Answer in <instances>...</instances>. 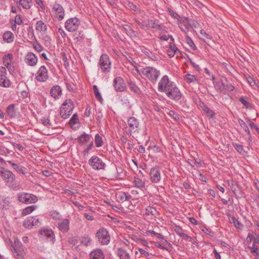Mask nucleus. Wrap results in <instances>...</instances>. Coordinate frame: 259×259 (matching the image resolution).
<instances>
[{"mask_svg": "<svg viewBox=\"0 0 259 259\" xmlns=\"http://www.w3.org/2000/svg\"><path fill=\"white\" fill-rule=\"evenodd\" d=\"M133 183L134 186L141 190L145 189V183L142 179L135 177Z\"/></svg>", "mask_w": 259, "mask_h": 259, "instance_id": "2f4dec72", "label": "nucleus"}, {"mask_svg": "<svg viewBox=\"0 0 259 259\" xmlns=\"http://www.w3.org/2000/svg\"><path fill=\"white\" fill-rule=\"evenodd\" d=\"M238 123L241 128L247 133L248 136L250 137L251 136V134L246 123L243 121V120L240 118L238 119Z\"/></svg>", "mask_w": 259, "mask_h": 259, "instance_id": "ea45409f", "label": "nucleus"}, {"mask_svg": "<svg viewBox=\"0 0 259 259\" xmlns=\"http://www.w3.org/2000/svg\"><path fill=\"white\" fill-rule=\"evenodd\" d=\"M51 96L55 99H58L62 95V90L59 85L53 86L50 90Z\"/></svg>", "mask_w": 259, "mask_h": 259, "instance_id": "b1692460", "label": "nucleus"}, {"mask_svg": "<svg viewBox=\"0 0 259 259\" xmlns=\"http://www.w3.org/2000/svg\"><path fill=\"white\" fill-rule=\"evenodd\" d=\"M200 35H201V36L200 37V39H202L203 40H204L205 39H206V38L209 39H211V35L210 34H209L208 33H207L206 32V31L204 29H201L200 30Z\"/></svg>", "mask_w": 259, "mask_h": 259, "instance_id": "864d4df0", "label": "nucleus"}, {"mask_svg": "<svg viewBox=\"0 0 259 259\" xmlns=\"http://www.w3.org/2000/svg\"><path fill=\"white\" fill-rule=\"evenodd\" d=\"M55 18L58 21L62 20L65 16V11L63 7L58 3H55L52 6Z\"/></svg>", "mask_w": 259, "mask_h": 259, "instance_id": "4468645a", "label": "nucleus"}, {"mask_svg": "<svg viewBox=\"0 0 259 259\" xmlns=\"http://www.w3.org/2000/svg\"><path fill=\"white\" fill-rule=\"evenodd\" d=\"M189 21L190 24V29L192 28H196L199 27V24L197 21L192 19H189Z\"/></svg>", "mask_w": 259, "mask_h": 259, "instance_id": "052dcab7", "label": "nucleus"}, {"mask_svg": "<svg viewBox=\"0 0 259 259\" xmlns=\"http://www.w3.org/2000/svg\"><path fill=\"white\" fill-rule=\"evenodd\" d=\"M92 240L88 236H84L81 237L80 243L84 246H89L91 244Z\"/></svg>", "mask_w": 259, "mask_h": 259, "instance_id": "37998d69", "label": "nucleus"}, {"mask_svg": "<svg viewBox=\"0 0 259 259\" xmlns=\"http://www.w3.org/2000/svg\"><path fill=\"white\" fill-rule=\"evenodd\" d=\"M16 104H10L6 108V113L10 118H13L16 116Z\"/></svg>", "mask_w": 259, "mask_h": 259, "instance_id": "cd10ccee", "label": "nucleus"}, {"mask_svg": "<svg viewBox=\"0 0 259 259\" xmlns=\"http://www.w3.org/2000/svg\"><path fill=\"white\" fill-rule=\"evenodd\" d=\"M185 80L187 83H190L197 81L196 77L195 75L187 73L185 77Z\"/></svg>", "mask_w": 259, "mask_h": 259, "instance_id": "a18cd8bd", "label": "nucleus"}, {"mask_svg": "<svg viewBox=\"0 0 259 259\" xmlns=\"http://www.w3.org/2000/svg\"><path fill=\"white\" fill-rule=\"evenodd\" d=\"M3 37V40L5 42L7 43H11L14 40V35L12 32L7 31L4 33Z\"/></svg>", "mask_w": 259, "mask_h": 259, "instance_id": "c756f323", "label": "nucleus"}, {"mask_svg": "<svg viewBox=\"0 0 259 259\" xmlns=\"http://www.w3.org/2000/svg\"><path fill=\"white\" fill-rule=\"evenodd\" d=\"M41 121L42 124L47 127H50L52 126V124L48 118H42L41 119Z\"/></svg>", "mask_w": 259, "mask_h": 259, "instance_id": "13d9d810", "label": "nucleus"}, {"mask_svg": "<svg viewBox=\"0 0 259 259\" xmlns=\"http://www.w3.org/2000/svg\"><path fill=\"white\" fill-rule=\"evenodd\" d=\"M164 93L168 98L175 101L180 100L182 96L180 90L175 83Z\"/></svg>", "mask_w": 259, "mask_h": 259, "instance_id": "39448f33", "label": "nucleus"}, {"mask_svg": "<svg viewBox=\"0 0 259 259\" xmlns=\"http://www.w3.org/2000/svg\"><path fill=\"white\" fill-rule=\"evenodd\" d=\"M13 60L14 56L11 53L6 54L3 57V63L5 66L4 67H5L6 69H8L11 74H13L15 70Z\"/></svg>", "mask_w": 259, "mask_h": 259, "instance_id": "9d476101", "label": "nucleus"}, {"mask_svg": "<svg viewBox=\"0 0 259 259\" xmlns=\"http://www.w3.org/2000/svg\"><path fill=\"white\" fill-rule=\"evenodd\" d=\"M142 75L148 79L152 83H155L160 75V72L155 68L146 67L141 70Z\"/></svg>", "mask_w": 259, "mask_h": 259, "instance_id": "f257e3e1", "label": "nucleus"}, {"mask_svg": "<svg viewBox=\"0 0 259 259\" xmlns=\"http://www.w3.org/2000/svg\"><path fill=\"white\" fill-rule=\"evenodd\" d=\"M36 205H33L25 208L22 211V215L25 216L31 213L36 208Z\"/></svg>", "mask_w": 259, "mask_h": 259, "instance_id": "a19ab883", "label": "nucleus"}, {"mask_svg": "<svg viewBox=\"0 0 259 259\" xmlns=\"http://www.w3.org/2000/svg\"><path fill=\"white\" fill-rule=\"evenodd\" d=\"M14 22L15 24L21 25L23 23L21 16L20 15H17L15 18Z\"/></svg>", "mask_w": 259, "mask_h": 259, "instance_id": "69168bd1", "label": "nucleus"}, {"mask_svg": "<svg viewBox=\"0 0 259 259\" xmlns=\"http://www.w3.org/2000/svg\"><path fill=\"white\" fill-rule=\"evenodd\" d=\"M0 176L6 182L12 183L15 179V176L10 170L5 169L0 171Z\"/></svg>", "mask_w": 259, "mask_h": 259, "instance_id": "6ab92c4d", "label": "nucleus"}, {"mask_svg": "<svg viewBox=\"0 0 259 259\" xmlns=\"http://www.w3.org/2000/svg\"><path fill=\"white\" fill-rule=\"evenodd\" d=\"M93 89L94 91V93L95 94V97L96 99L100 102L102 103L103 102V99L102 97L101 94L99 92V89L96 85H94L93 86Z\"/></svg>", "mask_w": 259, "mask_h": 259, "instance_id": "e433bc0d", "label": "nucleus"}, {"mask_svg": "<svg viewBox=\"0 0 259 259\" xmlns=\"http://www.w3.org/2000/svg\"><path fill=\"white\" fill-rule=\"evenodd\" d=\"M7 70L5 67H0V86L9 88L11 86V81L6 76Z\"/></svg>", "mask_w": 259, "mask_h": 259, "instance_id": "dca6fc26", "label": "nucleus"}, {"mask_svg": "<svg viewBox=\"0 0 259 259\" xmlns=\"http://www.w3.org/2000/svg\"><path fill=\"white\" fill-rule=\"evenodd\" d=\"M233 145L235 149L240 153H241L243 152V146L241 145H240L237 143H233Z\"/></svg>", "mask_w": 259, "mask_h": 259, "instance_id": "680f3d73", "label": "nucleus"}, {"mask_svg": "<svg viewBox=\"0 0 259 259\" xmlns=\"http://www.w3.org/2000/svg\"><path fill=\"white\" fill-rule=\"evenodd\" d=\"M79 122L78 115L77 113H75L73 115V116L70 118L69 121V124L72 126L73 125Z\"/></svg>", "mask_w": 259, "mask_h": 259, "instance_id": "3c124183", "label": "nucleus"}, {"mask_svg": "<svg viewBox=\"0 0 259 259\" xmlns=\"http://www.w3.org/2000/svg\"><path fill=\"white\" fill-rule=\"evenodd\" d=\"M33 48L38 52H40L43 50V47L37 42L34 43L33 44Z\"/></svg>", "mask_w": 259, "mask_h": 259, "instance_id": "774afa93", "label": "nucleus"}, {"mask_svg": "<svg viewBox=\"0 0 259 259\" xmlns=\"http://www.w3.org/2000/svg\"><path fill=\"white\" fill-rule=\"evenodd\" d=\"M127 7L130 8L131 10L136 11L140 12V9L136 6L135 4H134L132 2H128L127 4Z\"/></svg>", "mask_w": 259, "mask_h": 259, "instance_id": "bf43d9fd", "label": "nucleus"}, {"mask_svg": "<svg viewBox=\"0 0 259 259\" xmlns=\"http://www.w3.org/2000/svg\"><path fill=\"white\" fill-rule=\"evenodd\" d=\"M127 134L134 138H137L140 132L139 120L134 117H131L127 120Z\"/></svg>", "mask_w": 259, "mask_h": 259, "instance_id": "f03ea898", "label": "nucleus"}, {"mask_svg": "<svg viewBox=\"0 0 259 259\" xmlns=\"http://www.w3.org/2000/svg\"><path fill=\"white\" fill-rule=\"evenodd\" d=\"M179 27L184 32L187 33L190 30L189 19L187 17L181 18L179 22Z\"/></svg>", "mask_w": 259, "mask_h": 259, "instance_id": "aec40b11", "label": "nucleus"}, {"mask_svg": "<svg viewBox=\"0 0 259 259\" xmlns=\"http://www.w3.org/2000/svg\"><path fill=\"white\" fill-rule=\"evenodd\" d=\"M98 66L103 73H108L110 71L111 61L107 55L102 54L100 56Z\"/></svg>", "mask_w": 259, "mask_h": 259, "instance_id": "20e7f679", "label": "nucleus"}, {"mask_svg": "<svg viewBox=\"0 0 259 259\" xmlns=\"http://www.w3.org/2000/svg\"><path fill=\"white\" fill-rule=\"evenodd\" d=\"M247 123L252 129H255L256 131L259 133V128L254 123L252 122L250 119H247Z\"/></svg>", "mask_w": 259, "mask_h": 259, "instance_id": "e2e57ef3", "label": "nucleus"}, {"mask_svg": "<svg viewBox=\"0 0 259 259\" xmlns=\"http://www.w3.org/2000/svg\"><path fill=\"white\" fill-rule=\"evenodd\" d=\"M18 199L20 202L26 204L35 203L38 200V198L35 195L26 193H19Z\"/></svg>", "mask_w": 259, "mask_h": 259, "instance_id": "6e6552de", "label": "nucleus"}, {"mask_svg": "<svg viewBox=\"0 0 259 259\" xmlns=\"http://www.w3.org/2000/svg\"><path fill=\"white\" fill-rule=\"evenodd\" d=\"M157 213V210L153 207L148 206L146 209V212H145L146 215H149V214H151L152 215H155Z\"/></svg>", "mask_w": 259, "mask_h": 259, "instance_id": "5fc2aeb1", "label": "nucleus"}, {"mask_svg": "<svg viewBox=\"0 0 259 259\" xmlns=\"http://www.w3.org/2000/svg\"><path fill=\"white\" fill-rule=\"evenodd\" d=\"M93 146V141H91L90 142V144H89L88 146L87 147V148H85L83 152L84 155H86L87 154H88L89 152V151L92 148Z\"/></svg>", "mask_w": 259, "mask_h": 259, "instance_id": "338daca9", "label": "nucleus"}, {"mask_svg": "<svg viewBox=\"0 0 259 259\" xmlns=\"http://www.w3.org/2000/svg\"><path fill=\"white\" fill-rule=\"evenodd\" d=\"M49 77L48 71L44 65L41 66L35 74V79L39 82L46 81Z\"/></svg>", "mask_w": 259, "mask_h": 259, "instance_id": "2eb2a0df", "label": "nucleus"}, {"mask_svg": "<svg viewBox=\"0 0 259 259\" xmlns=\"http://www.w3.org/2000/svg\"><path fill=\"white\" fill-rule=\"evenodd\" d=\"M70 221L67 219H62L58 223L59 230L63 233H66L69 229Z\"/></svg>", "mask_w": 259, "mask_h": 259, "instance_id": "4be33fe9", "label": "nucleus"}, {"mask_svg": "<svg viewBox=\"0 0 259 259\" xmlns=\"http://www.w3.org/2000/svg\"><path fill=\"white\" fill-rule=\"evenodd\" d=\"M98 241L101 245H107L110 242V236L108 232L104 228L100 229L96 233Z\"/></svg>", "mask_w": 259, "mask_h": 259, "instance_id": "0eeeda50", "label": "nucleus"}, {"mask_svg": "<svg viewBox=\"0 0 259 259\" xmlns=\"http://www.w3.org/2000/svg\"><path fill=\"white\" fill-rule=\"evenodd\" d=\"M12 166L13 168L19 173H21L23 175L26 174V172L24 170L22 167L20 166L17 164H13Z\"/></svg>", "mask_w": 259, "mask_h": 259, "instance_id": "4d7b16f0", "label": "nucleus"}, {"mask_svg": "<svg viewBox=\"0 0 259 259\" xmlns=\"http://www.w3.org/2000/svg\"><path fill=\"white\" fill-rule=\"evenodd\" d=\"M36 30L40 32H45L47 30V26L41 20L36 22Z\"/></svg>", "mask_w": 259, "mask_h": 259, "instance_id": "7c9ffc66", "label": "nucleus"}, {"mask_svg": "<svg viewBox=\"0 0 259 259\" xmlns=\"http://www.w3.org/2000/svg\"><path fill=\"white\" fill-rule=\"evenodd\" d=\"M74 40L75 42L82 41L84 38L83 34L82 31L78 32V33H75L73 35Z\"/></svg>", "mask_w": 259, "mask_h": 259, "instance_id": "09e8293b", "label": "nucleus"}, {"mask_svg": "<svg viewBox=\"0 0 259 259\" xmlns=\"http://www.w3.org/2000/svg\"><path fill=\"white\" fill-rule=\"evenodd\" d=\"M74 108V104L71 99L66 100L60 109V114L63 119L68 118L72 114Z\"/></svg>", "mask_w": 259, "mask_h": 259, "instance_id": "7ed1b4c3", "label": "nucleus"}, {"mask_svg": "<svg viewBox=\"0 0 259 259\" xmlns=\"http://www.w3.org/2000/svg\"><path fill=\"white\" fill-rule=\"evenodd\" d=\"M234 89V87L225 79L221 81V86H220L219 90L221 92L226 95L229 91H233Z\"/></svg>", "mask_w": 259, "mask_h": 259, "instance_id": "412c9836", "label": "nucleus"}, {"mask_svg": "<svg viewBox=\"0 0 259 259\" xmlns=\"http://www.w3.org/2000/svg\"><path fill=\"white\" fill-rule=\"evenodd\" d=\"M246 99H248V98L241 97L240 98L239 101L246 109H250L252 107L251 105Z\"/></svg>", "mask_w": 259, "mask_h": 259, "instance_id": "8fccbe9b", "label": "nucleus"}, {"mask_svg": "<svg viewBox=\"0 0 259 259\" xmlns=\"http://www.w3.org/2000/svg\"><path fill=\"white\" fill-rule=\"evenodd\" d=\"M116 172L114 176V178L118 179H122L125 177V172L123 168L121 167H116Z\"/></svg>", "mask_w": 259, "mask_h": 259, "instance_id": "f704fd0d", "label": "nucleus"}, {"mask_svg": "<svg viewBox=\"0 0 259 259\" xmlns=\"http://www.w3.org/2000/svg\"><path fill=\"white\" fill-rule=\"evenodd\" d=\"M32 0H19V4L25 9H29L32 5Z\"/></svg>", "mask_w": 259, "mask_h": 259, "instance_id": "c9c22d12", "label": "nucleus"}, {"mask_svg": "<svg viewBox=\"0 0 259 259\" xmlns=\"http://www.w3.org/2000/svg\"><path fill=\"white\" fill-rule=\"evenodd\" d=\"M113 85L115 91L117 92H124L126 90V85L121 77H116L113 81Z\"/></svg>", "mask_w": 259, "mask_h": 259, "instance_id": "ddd939ff", "label": "nucleus"}, {"mask_svg": "<svg viewBox=\"0 0 259 259\" xmlns=\"http://www.w3.org/2000/svg\"><path fill=\"white\" fill-rule=\"evenodd\" d=\"M175 231L176 233L180 237L184 234V230L181 227L178 226H176L175 228Z\"/></svg>", "mask_w": 259, "mask_h": 259, "instance_id": "0e129e2a", "label": "nucleus"}, {"mask_svg": "<svg viewBox=\"0 0 259 259\" xmlns=\"http://www.w3.org/2000/svg\"><path fill=\"white\" fill-rule=\"evenodd\" d=\"M146 22V27H151L153 28H156L159 30L162 29V26L156 23L154 20H148L145 21Z\"/></svg>", "mask_w": 259, "mask_h": 259, "instance_id": "72a5a7b5", "label": "nucleus"}, {"mask_svg": "<svg viewBox=\"0 0 259 259\" xmlns=\"http://www.w3.org/2000/svg\"><path fill=\"white\" fill-rule=\"evenodd\" d=\"M78 140L80 143L84 144L93 141V138L91 135L83 133L78 137Z\"/></svg>", "mask_w": 259, "mask_h": 259, "instance_id": "bb28decb", "label": "nucleus"}, {"mask_svg": "<svg viewBox=\"0 0 259 259\" xmlns=\"http://www.w3.org/2000/svg\"><path fill=\"white\" fill-rule=\"evenodd\" d=\"M80 24L79 19L75 17L67 19L65 23V28L69 32L77 30Z\"/></svg>", "mask_w": 259, "mask_h": 259, "instance_id": "9b49d317", "label": "nucleus"}, {"mask_svg": "<svg viewBox=\"0 0 259 259\" xmlns=\"http://www.w3.org/2000/svg\"><path fill=\"white\" fill-rule=\"evenodd\" d=\"M117 198L118 201L122 202L125 201H130L132 199V196L127 193L120 192L117 194Z\"/></svg>", "mask_w": 259, "mask_h": 259, "instance_id": "c85d7f7f", "label": "nucleus"}, {"mask_svg": "<svg viewBox=\"0 0 259 259\" xmlns=\"http://www.w3.org/2000/svg\"><path fill=\"white\" fill-rule=\"evenodd\" d=\"M248 248L250 249L251 253H255V255L259 256V248L254 243H253L252 246H248Z\"/></svg>", "mask_w": 259, "mask_h": 259, "instance_id": "6e6d98bb", "label": "nucleus"}, {"mask_svg": "<svg viewBox=\"0 0 259 259\" xmlns=\"http://www.w3.org/2000/svg\"><path fill=\"white\" fill-rule=\"evenodd\" d=\"M149 179L152 183L157 184L161 180L160 168L158 166L152 167L149 173Z\"/></svg>", "mask_w": 259, "mask_h": 259, "instance_id": "f8f14e48", "label": "nucleus"}, {"mask_svg": "<svg viewBox=\"0 0 259 259\" xmlns=\"http://www.w3.org/2000/svg\"><path fill=\"white\" fill-rule=\"evenodd\" d=\"M33 220H34L33 219V217H29L26 219L25 221L23 222V226L26 228L30 229L32 228L33 226Z\"/></svg>", "mask_w": 259, "mask_h": 259, "instance_id": "58836bf2", "label": "nucleus"}, {"mask_svg": "<svg viewBox=\"0 0 259 259\" xmlns=\"http://www.w3.org/2000/svg\"><path fill=\"white\" fill-rule=\"evenodd\" d=\"M89 164L93 169L97 170L104 169L106 166L105 163L97 156H92L89 160Z\"/></svg>", "mask_w": 259, "mask_h": 259, "instance_id": "423d86ee", "label": "nucleus"}, {"mask_svg": "<svg viewBox=\"0 0 259 259\" xmlns=\"http://www.w3.org/2000/svg\"><path fill=\"white\" fill-rule=\"evenodd\" d=\"M116 254L120 259H131L130 254L122 248H118L116 250Z\"/></svg>", "mask_w": 259, "mask_h": 259, "instance_id": "a878e982", "label": "nucleus"}, {"mask_svg": "<svg viewBox=\"0 0 259 259\" xmlns=\"http://www.w3.org/2000/svg\"><path fill=\"white\" fill-rule=\"evenodd\" d=\"M186 41L188 45L190 47V48L192 50H193V51L196 50L197 47L195 45L193 40L188 35L186 36Z\"/></svg>", "mask_w": 259, "mask_h": 259, "instance_id": "49530a36", "label": "nucleus"}, {"mask_svg": "<svg viewBox=\"0 0 259 259\" xmlns=\"http://www.w3.org/2000/svg\"><path fill=\"white\" fill-rule=\"evenodd\" d=\"M179 51L178 48L173 42H170L169 44V48L167 50V55L170 58L173 57L177 51Z\"/></svg>", "mask_w": 259, "mask_h": 259, "instance_id": "473e14b6", "label": "nucleus"}, {"mask_svg": "<svg viewBox=\"0 0 259 259\" xmlns=\"http://www.w3.org/2000/svg\"><path fill=\"white\" fill-rule=\"evenodd\" d=\"M202 108L203 111L206 114L207 116L212 118L214 115V112L209 109V108H208L206 105H203Z\"/></svg>", "mask_w": 259, "mask_h": 259, "instance_id": "c03bdc74", "label": "nucleus"}, {"mask_svg": "<svg viewBox=\"0 0 259 259\" xmlns=\"http://www.w3.org/2000/svg\"><path fill=\"white\" fill-rule=\"evenodd\" d=\"M175 83L169 79L167 75H164L158 83V91L160 92H165L172 87Z\"/></svg>", "mask_w": 259, "mask_h": 259, "instance_id": "1a4fd4ad", "label": "nucleus"}, {"mask_svg": "<svg viewBox=\"0 0 259 259\" xmlns=\"http://www.w3.org/2000/svg\"><path fill=\"white\" fill-rule=\"evenodd\" d=\"M95 143L97 147H100L103 145L102 138L98 134H96L95 137Z\"/></svg>", "mask_w": 259, "mask_h": 259, "instance_id": "de8ad7c7", "label": "nucleus"}, {"mask_svg": "<svg viewBox=\"0 0 259 259\" xmlns=\"http://www.w3.org/2000/svg\"><path fill=\"white\" fill-rule=\"evenodd\" d=\"M26 63L30 66H34L37 62V58L34 54L32 52H28L25 57Z\"/></svg>", "mask_w": 259, "mask_h": 259, "instance_id": "5701e85b", "label": "nucleus"}, {"mask_svg": "<svg viewBox=\"0 0 259 259\" xmlns=\"http://www.w3.org/2000/svg\"><path fill=\"white\" fill-rule=\"evenodd\" d=\"M104 254L102 250L96 249L90 254V259H104Z\"/></svg>", "mask_w": 259, "mask_h": 259, "instance_id": "393cba45", "label": "nucleus"}, {"mask_svg": "<svg viewBox=\"0 0 259 259\" xmlns=\"http://www.w3.org/2000/svg\"><path fill=\"white\" fill-rule=\"evenodd\" d=\"M40 234L43 238L47 239L48 241L54 243L55 241V236L52 229H43L40 231Z\"/></svg>", "mask_w": 259, "mask_h": 259, "instance_id": "a211bd4d", "label": "nucleus"}, {"mask_svg": "<svg viewBox=\"0 0 259 259\" xmlns=\"http://www.w3.org/2000/svg\"><path fill=\"white\" fill-rule=\"evenodd\" d=\"M128 85L130 90L136 94H139L140 92L139 88L135 84V82L130 81L128 82Z\"/></svg>", "mask_w": 259, "mask_h": 259, "instance_id": "79ce46f5", "label": "nucleus"}, {"mask_svg": "<svg viewBox=\"0 0 259 259\" xmlns=\"http://www.w3.org/2000/svg\"><path fill=\"white\" fill-rule=\"evenodd\" d=\"M142 52L152 60H156V56L151 51L148 50L144 49L142 50Z\"/></svg>", "mask_w": 259, "mask_h": 259, "instance_id": "603ef678", "label": "nucleus"}, {"mask_svg": "<svg viewBox=\"0 0 259 259\" xmlns=\"http://www.w3.org/2000/svg\"><path fill=\"white\" fill-rule=\"evenodd\" d=\"M229 221L230 223L233 224L237 229H242L243 225L234 217H231Z\"/></svg>", "mask_w": 259, "mask_h": 259, "instance_id": "4c0bfd02", "label": "nucleus"}, {"mask_svg": "<svg viewBox=\"0 0 259 259\" xmlns=\"http://www.w3.org/2000/svg\"><path fill=\"white\" fill-rule=\"evenodd\" d=\"M11 246L13 248L12 251L14 253H16L17 256L19 255L20 253L24 252V247L20 240L16 238L14 239V244L13 245L12 241L10 240Z\"/></svg>", "mask_w": 259, "mask_h": 259, "instance_id": "f3484780", "label": "nucleus"}]
</instances>
